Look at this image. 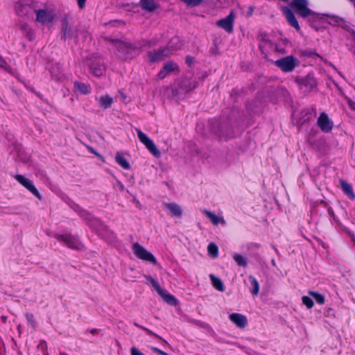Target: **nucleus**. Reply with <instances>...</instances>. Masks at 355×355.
Listing matches in <instances>:
<instances>
[{
    "instance_id": "nucleus-1",
    "label": "nucleus",
    "mask_w": 355,
    "mask_h": 355,
    "mask_svg": "<svg viewBox=\"0 0 355 355\" xmlns=\"http://www.w3.org/2000/svg\"><path fill=\"white\" fill-rule=\"evenodd\" d=\"M70 207L84 219L88 225L96 232L102 230L104 227L103 223L98 219L94 218L87 211L82 209L78 205L71 202Z\"/></svg>"
},
{
    "instance_id": "nucleus-2",
    "label": "nucleus",
    "mask_w": 355,
    "mask_h": 355,
    "mask_svg": "<svg viewBox=\"0 0 355 355\" xmlns=\"http://www.w3.org/2000/svg\"><path fill=\"white\" fill-rule=\"evenodd\" d=\"M259 45L263 54H268L272 52L281 54L286 53L285 49L283 46L271 42L269 37L265 34L260 35Z\"/></svg>"
},
{
    "instance_id": "nucleus-3",
    "label": "nucleus",
    "mask_w": 355,
    "mask_h": 355,
    "mask_svg": "<svg viewBox=\"0 0 355 355\" xmlns=\"http://www.w3.org/2000/svg\"><path fill=\"white\" fill-rule=\"evenodd\" d=\"M54 238L71 249L76 250L84 249V245L79 239L71 234H55Z\"/></svg>"
},
{
    "instance_id": "nucleus-4",
    "label": "nucleus",
    "mask_w": 355,
    "mask_h": 355,
    "mask_svg": "<svg viewBox=\"0 0 355 355\" xmlns=\"http://www.w3.org/2000/svg\"><path fill=\"white\" fill-rule=\"evenodd\" d=\"M291 6L303 18L307 17L308 16H311L313 18L319 17L320 15L313 12L308 8L307 0H292Z\"/></svg>"
},
{
    "instance_id": "nucleus-5",
    "label": "nucleus",
    "mask_w": 355,
    "mask_h": 355,
    "mask_svg": "<svg viewBox=\"0 0 355 355\" xmlns=\"http://www.w3.org/2000/svg\"><path fill=\"white\" fill-rule=\"evenodd\" d=\"M299 60L293 55H288L275 62V65L284 73L292 72L299 65Z\"/></svg>"
},
{
    "instance_id": "nucleus-6",
    "label": "nucleus",
    "mask_w": 355,
    "mask_h": 355,
    "mask_svg": "<svg viewBox=\"0 0 355 355\" xmlns=\"http://www.w3.org/2000/svg\"><path fill=\"white\" fill-rule=\"evenodd\" d=\"M62 32V38L64 40L67 38L75 37L77 40H85L87 37H89L88 32L85 31H78L71 26H69L67 21L63 23Z\"/></svg>"
},
{
    "instance_id": "nucleus-7",
    "label": "nucleus",
    "mask_w": 355,
    "mask_h": 355,
    "mask_svg": "<svg viewBox=\"0 0 355 355\" xmlns=\"http://www.w3.org/2000/svg\"><path fill=\"white\" fill-rule=\"evenodd\" d=\"M132 250L135 255L139 259L144 261L150 262L153 264L157 263V259L154 255L148 252L146 248L138 243H133Z\"/></svg>"
},
{
    "instance_id": "nucleus-8",
    "label": "nucleus",
    "mask_w": 355,
    "mask_h": 355,
    "mask_svg": "<svg viewBox=\"0 0 355 355\" xmlns=\"http://www.w3.org/2000/svg\"><path fill=\"white\" fill-rule=\"evenodd\" d=\"M295 82L304 92H311L317 87V81L311 74H308L305 77H297Z\"/></svg>"
},
{
    "instance_id": "nucleus-9",
    "label": "nucleus",
    "mask_w": 355,
    "mask_h": 355,
    "mask_svg": "<svg viewBox=\"0 0 355 355\" xmlns=\"http://www.w3.org/2000/svg\"><path fill=\"white\" fill-rule=\"evenodd\" d=\"M137 133L139 141L145 145L146 148L156 157L161 155L160 151L157 149L152 139H150L145 133L141 130L137 129Z\"/></svg>"
},
{
    "instance_id": "nucleus-10",
    "label": "nucleus",
    "mask_w": 355,
    "mask_h": 355,
    "mask_svg": "<svg viewBox=\"0 0 355 355\" xmlns=\"http://www.w3.org/2000/svg\"><path fill=\"white\" fill-rule=\"evenodd\" d=\"M236 18V15L234 11L225 18L221 19L216 21V25L225 30L227 33H232L234 31V24Z\"/></svg>"
},
{
    "instance_id": "nucleus-11",
    "label": "nucleus",
    "mask_w": 355,
    "mask_h": 355,
    "mask_svg": "<svg viewBox=\"0 0 355 355\" xmlns=\"http://www.w3.org/2000/svg\"><path fill=\"white\" fill-rule=\"evenodd\" d=\"M15 178L19 183H20L22 186H24L27 190H28L36 198H37L39 200L42 199V196L39 193V191L35 187L33 182L31 180L25 178L22 175H16L15 176Z\"/></svg>"
},
{
    "instance_id": "nucleus-12",
    "label": "nucleus",
    "mask_w": 355,
    "mask_h": 355,
    "mask_svg": "<svg viewBox=\"0 0 355 355\" xmlns=\"http://www.w3.org/2000/svg\"><path fill=\"white\" fill-rule=\"evenodd\" d=\"M36 13V21L42 24H49L55 18V12L49 9H39L35 10Z\"/></svg>"
},
{
    "instance_id": "nucleus-13",
    "label": "nucleus",
    "mask_w": 355,
    "mask_h": 355,
    "mask_svg": "<svg viewBox=\"0 0 355 355\" xmlns=\"http://www.w3.org/2000/svg\"><path fill=\"white\" fill-rule=\"evenodd\" d=\"M90 72L97 77L102 76L105 73V67L102 58H97L89 63Z\"/></svg>"
},
{
    "instance_id": "nucleus-14",
    "label": "nucleus",
    "mask_w": 355,
    "mask_h": 355,
    "mask_svg": "<svg viewBox=\"0 0 355 355\" xmlns=\"http://www.w3.org/2000/svg\"><path fill=\"white\" fill-rule=\"evenodd\" d=\"M171 54V51L169 48L163 47L160 48L157 51H150L148 54L149 61L151 62H158L166 57H168Z\"/></svg>"
},
{
    "instance_id": "nucleus-15",
    "label": "nucleus",
    "mask_w": 355,
    "mask_h": 355,
    "mask_svg": "<svg viewBox=\"0 0 355 355\" xmlns=\"http://www.w3.org/2000/svg\"><path fill=\"white\" fill-rule=\"evenodd\" d=\"M318 125L324 132H329L333 128V122L329 119L327 114L324 112L320 114L318 119Z\"/></svg>"
},
{
    "instance_id": "nucleus-16",
    "label": "nucleus",
    "mask_w": 355,
    "mask_h": 355,
    "mask_svg": "<svg viewBox=\"0 0 355 355\" xmlns=\"http://www.w3.org/2000/svg\"><path fill=\"white\" fill-rule=\"evenodd\" d=\"M229 318L239 328L243 329L248 324L247 318L243 314L234 313L229 315Z\"/></svg>"
},
{
    "instance_id": "nucleus-17",
    "label": "nucleus",
    "mask_w": 355,
    "mask_h": 355,
    "mask_svg": "<svg viewBox=\"0 0 355 355\" xmlns=\"http://www.w3.org/2000/svg\"><path fill=\"white\" fill-rule=\"evenodd\" d=\"M282 11L290 25L299 31L300 26L292 10L288 7H283Z\"/></svg>"
},
{
    "instance_id": "nucleus-18",
    "label": "nucleus",
    "mask_w": 355,
    "mask_h": 355,
    "mask_svg": "<svg viewBox=\"0 0 355 355\" xmlns=\"http://www.w3.org/2000/svg\"><path fill=\"white\" fill-rule=\"evenodd\" d=\"M16 10L19 15L27 16L31 14L33 8L29 5H24V0H20L16 6Z\"/></svg>"
},
{
    "instance_id": "nucleus-19",
    "label": "nucleus",
    "mask_w": 355,
    "mask_h": 355,
    "mask_svg": "<svg viewBox=\"0 0 355 355\" xmlns=\"http://www.w3.org/2000/svg\"><path fill=\"white\" fill-rule=\"evenodd\" d=\"M164 207L168 210L169 212L175 216L180 217L182 214V211L178 204L171 202V203H164Z\"/></svg>"
},
{
    "instance_id": "nucleus-20",
    "label": "nucleus",
    "mask_w": 355,
    "mask_h": 355,
    "mask_svg": "<svg viewBox=\"0 0 355 355\" xmlns=\"http://www.w3.org/2000/svg\"><path fill=\"white\" fill-rule=\"evenodd\" d=\"M340 186L344 193L347 196L350 200H355V194L353 191L352 187L350 184L345 180H340Z\"/></svg>"
},
{
    "instance_id": "nucleus-21",
    "label": "nucleus",
    "mask_w": 355,
    "mask_h": 355,
    "mask_svg": "<svg viewBox=\"0 0 355 355\" xmlns=\"http://www.w3.org/2000/svg\"><path fill=\"white\" fill-rule=\"evenodd\" d=\"M140 6L142 8V9L149 12L154 11L158 7V5L155 2V0H141Z\"/></svg>"
},
{
    "instance_id": "nucleus-22",
    "label": "nucleus",
    "mask_w": 355,
    "mask_h": 355,
    "mask_svg": "<svg viewBox=\"0 0 355 355\" xmlns=\"http://www.w3.org/2000/svg\"><path fill=\"white\" fill-rule=\"evenodd\" d=\"M321 19L325 20L327 23L332 26L340 25L343 21V19L336 15H329L327 14H323Z\"/></svg>"
},
{
    "instance_id": "nucleus-23",
    "label": "nucleus",
    "mask_w": 355,
    "mask_h": 355,
    "mask_svg": "<svg viewBox=\"0 0 355 355\" xmlns=\"http://www.w3.org/2000/svg\"><path fill=\"white\" fill-rule=\"evenodd\" d=\"M159 295L167 304L173 306L177 304L178 302L175 297L173 295L170 294L166 289H164Z\"/></svg>"
},
{
    "instance_id": "nucleus-24",
    "label": "nucleus",
    "mask_w": 355,
    "mask_h": 355,
    "mask_svg": "<svg viewBox=\"0 0 355 355\" xmlns=\"http://www.w3.org/2000/svg\"><path fill=\"white\" fill-rule=\"evenodd\" d=\"M182 46V44L180 38L178 37H173L168 42L166 48H169L171 51V54H173L174 51L181 49Z\"/></svg>"
},
{
    "instance_id": "nucleus-25",
    "label": "nucleus",
    "mask_w": 355,
    "mask_h": 355,
    "mask_svg": "<svg viewBox=\"0 0 355 355\" xmlns=\"http://www.w3.org/2000/svg\"><path fill=\"white\" fill-rule=\"evenodd\" d=\"M115 160L116 163L120 165L123 169L128 170L130 165L125 157L119 152L116 153Z\"/></svg>"
},
{
    "instance_id": "nucleus-26",
    "label": "nucleus",
    "mask_w": 355,
    "mask_h": 355,
    "mask_svg": "<svg viewBox=\"0 0 355 355\" xmlns=\"http://www.w3.org/2000/svg\"><path fill=\"white\" fill-rule=\"evenodd\" d=\"M74 88L76 92H79L81 94H87L91 92L89 85L80 82H76L74 83Z\"/></svg>"
},
{
    "instance_id": "nucleus-27",
    "label": "nucleus",
    "mask_w": 355,
    "mask_h": 355,
    "mask_svg": "<svg viewBox=\"0 0 355 355\" xmlns=\"http://www.w3.org/2000/svg\"><path fill=\"white\" fill-rule=\"evenodd\" d=\"M209 278L211 279L212 285L216 289L221 292H223L225 291L224 284L219 278L216 277L213 274L209 275Z\"/></svg>"
},
{
    "instance_id": "nucleus-28",
    "label": "nucleus",
    "mask_w": 355,
    "mask_h": 355,
    "mask_svg": "<svg viewBox=\"0 0 355 355\" xmlns=\"http://www.w3.org/2000/svg\"><path fill=\"white\" fill-rule=\"evenodd\" d=\"M249 280L250 282V292L252 295H257L259 292V284L256 278L252 275L249 276Z\"/></svg>"
},
{
    "instance_id": "nucleus-29",
    "label": "nucleus",
    "mask_w": 355,
    "mask_h": 355,
    "mask_svg": "<svg viewBox=\"0 0 355 355\" xmlns=\"http://www.w3.org/2000/svg\"><path fill=\"white\" fill-rule=\"evenodd\" d=\"M203 212L211 220V223L215 225H218L220 223H225L223 218L217 216L216 215H215L214 214H213L212 212H211L207 209H205L203 211Z\"/></svg>"
},
{
    "instance_id": "nucleus-30",
    "label": "nucleus",
    "mask_w": 355,
    "mask_h": 355,
    "mask_svg": "<svg viewBox=\"0 0 355 355\" xmlns=\"http://www.w3.org/2000/svg\"><path fill=\"white\" fill-rule=\"evenodd\" d=\"M20 28L26 34V37L29 39V40H33V38L35 37L34 32L28 24H20Z\"/></svg>"
},
{
    "instance_id": "nucleus-31",
    "label": "nucleus",
    "mask_w": 355,
    "mask_h": 355,
    "mask_svg": "<svg viewBox=\"0 0 355 355\" xmlns=\"http://www.w3.org/2000/svg\"><path fill=\"white\" fill-rule=\"evenodd\" d=\"M112 103V98L107 95L101 96L100 98V104L104 108L110 107L111 106Z\"/></svg>"
},
{
    "instance_id": "nucleus-32",
    "label": "nucleus",
    "mask_w": 355,
    "mask_h": 355,
    "mask_svg": "<svg viewBox=\"0 0 355 355\" xmlns=\"http://www.w3.org/2000/svg\"><path fill=\"white\" fill-rule=\"evenodd\" d=\"M309 294L314 298V300L318 304H324V296L323 295L314 291H309Z\"/></svg>"
},
{
    "instance_id": "nucleus-33",
    "label": "nucleus",
    "mask_w": 355,
    "mask_h": 355,
    "mask_svg": "<svg viewBox=\"0 0 355 355\" xmlns=\"http://www.w3.org/2000/svg\"><path fill=\"white\" fill-rule=\"evenodd\" d=\"M234 260L236 262V263L240 266H245L247 265V259L243 256L235 254L233 256Z\"/></svg>"
},
{
    "instance_id": "nucleus-34",
    "label": "nucleus",
    "mask_w": 355,
    "mask_h": 355,
    "mask_svg": "<svg viewBox=\"0 0 355 355\" xmlns=\"http://www.w3.org/2000/svg\"><path fill=\"white\" fill-rule=\"evenodd\" d=\"M178 67L176 63L169 61L164 64L163 69L168 73L172 72L176 69H178Z\"/></svg>"
},
{
    "instance_id": "nucleus-35",
    "label": "nucleus",
    "mask_w": 355,
    "mask_h": 355,
    "mask_svg": "<svg viewBox=\"0 0 355 355\" xmlns=\"http://www.w3.org/2000/svg\"><path fill=\"white\" fill-rule=\"evenodd\" d=\"M207 250L209 255H211V257H216L218 256V249L215 243H209Z\"/></svg>"
},
{
    "instance_id": "nucleus-36",
    "label": "nucleus",
    "mask_w": 355,
    "mask_h": 355,
    "mask_svg": "<svg viewBox=\"0 0 355 355\" xmlns=\"http://www.w3.org/2000/svg\"><path fill=\"white\" fill-rule=\"evenodd\" d=\"M55 68L56 69V71L53 72V69H50V73L51 76L55 80H60L62 78V74L60 73V67L58 64L55 65Z\"/></svg>"
},
{
    "instance_id": "nucleus-37",
    "label": "nucleus",
    "mask_w": 355,
    "mask_h": 355,
    "mask_svg": "<svg viewBox=\"0 0 355 355\" xmlns=\"http://www.w3.org/2000/svg\"><path fill=\"white\" fill-rule=\"evenodd\" d=\"M26 318L28 322L30 324V325L33 329H36V327H37V322H36V321L35 320L33 314L31 313H26Z\"/></svg>"
},
{
    "instance_id": "nucleus-38",
    "label": "nucleus",
    "mask_w": 355,
    "mask_h": 355,
    "mask_svg": "<svg viewBox=\"0 0 355 355\" xmlns=\"http://www.w3.org/2000/svg\"><path fill=\"white\" fill-rule=\"evenodd\" d=\"M302 300L307 309H311L313 306V302L311 297L308 296H303Z\"/></svg>"
},
{
    "instance_id": "nucleus-39",
    "label": "nucleus",
    "mask_w": 355,
    "mask_h": 355,
    "mask_svg": "<svg viewBox=\"0 0 355 355\" xmlns=\"http://www.w3.org/2000/svg\"><path fill=\"white\" fill-rule=\"evenodd\" d=\"M186 4L191 6L199 5L203 0H182Z\"/></svg>"
},
{
    "instance_id": "nucleus-40",
    "label": "nucleus",
    "mask_w": 355,
    "mask_h": 355,
    "mask_svg": "<svg viewBox=\"0 0 355 355\" xmlns=\"http://www.w3.org/2000/svg\"><path fill=\"white\" fill-rule=\"evenodd\" d=\"M114 45L118 49L119 51H123L124 49L127 48L126 44L123 43V42H120V41L116 42L114 43Z\"/></svg>"
},
{
    "instance_id": "nucleus-41",
    "label": "nucleus",
    "mask_w": 355,
    "mask_h": 355,
    "mask_svg": "<svg viewBox=\"0 0 355 355\" xmlns=\"http://www.w3.org/2000/svg\"><path fill=\"white\" fill-rule=\"evenodd\" d=\"M151 286L157 292L158 294H159L164 289L163 288H161L157 281L153 282Z\"/></svg>"
},
{
    "instance_id": "nucleus-42",
    "label": "nucleus",
    "mask_w": 355,
    "mask_h": 355,
    "mask_svg": "<svg viewBox=\"0 0 355 355\" xmlns=\"http://www.w3.org/2000/svg\"><path fill=\"white\" fill-rule=\"evenodd\" d=\"M130 354L131 355H144L143 353H141L138 349H137L135 347H132L130 349Z\"/></svg>"
},
{
    "instance_id": "nucleus-43",
    "label": "nucleus",
    "mask_w": 355,
    "mask_h": 355,
    "mask_svg": "<svg viewBox=\"0 0 355 355\" xmlns=\"http://www.w3.org/2000/svg\"><path fill=\"white\" fill-rule=\"evenodd\" d=\"M145 279H146V284L152 285L153 282H156L157 280L155 279L153 277H152L150 275H144Z\"/></svg>"
},
{
    "instance_id": "nucleus-44",
    "label": "nucleus",
    "mask_w": 355,
    "mask_h": 355,
    "mask_svg": "<svg viewBox=\"0 0 355 355\" xmlns=\"http://www.w3.org/2000/svg\"><path fill=\"white\" fill-rule=\"evenodd\" d=\"M145 279H146V284L152 285L153 282H156L157 280L155 279L153 277H152L150 275H144Z\"/></svg>"
},
{
    "instance_id": "nucleus-45",
    "label": "nucleus",
    "mask_w": 355,
    "mask_h": 355,
    "mask_svg": "<svg viewBox=\"0 0 355 355\" xmlns=\"http://www.w3.org/2000/svg\"><path fill=\"white\" fill-rule=\"evenodd\" d=\"M151 349L154 352H156L160 355H168L167 353L164 352V351L157 348V347H151Z\"/></svg>"
},
{
    "instance_id": "nucleus-46",
    "label": "nucleus",
    "mask_w": 355,
    "mask_h": 355,
    "mask_svg": "<svg viewBox=\"0 0 355 355\" xmlns=\"http://www.w3.org/2000/svg\"><path fill=\"white\" fill-rule=\"evenodd\" d=\"M347 105L352 110H355V102L351 99H347Z\"/></svg>"
},
{
    "instance_id": "nucleus-47",
    "label": "nucleus",
    "mask_w": 355,
    "mask_h": 355,
    "mask_svg": "<svg viewBox=\"0 0 355 355\" xmlns=\"http://www.w3.org/2000/svg\"><path fill=\"white\" fill-rule=\"evenodd\" d=\"M139 327H140L141 329H144V330L145 331H146L148 334H152V335H154L155 337H157V338H158L162 339V338H161V337H159V336L158 335H157L156 334L153 333L150 329H147V328H146V327H141V326H139Z\"/></svg>"
},
{
    "instance_id": "nucleus-48",
    "label": "nucleus",
    "mask_w": 355,
    "mask_h": 355,
    "mask_svg": "<svg viewBox=\"0 0 355 355\" xmlns=\"http://www.w3.org/2000/svg\"><path fill=\"white\" fill-rule=\"evenodd\" d=\"M0 67L4 69L7 67L6 61L1 56H0Z\"/></svg>"
},
{
    "instance_id": "nucleus-49",
    "label": "nucleus",
    "mask_w": 355,
    "mask_h": 355,
    "mask_svg": "<svg viewBox=\"0 0 355 355\" xmlns=\"http://www.w3.org/2000/svg\"><path fill=\"white\" fill-rule=\"evenodd\" d=\"M168 73L163 69L162 70H161L159 73H158V77L160 78V79H162L164 78L166 74Z\"/></svg>"
},
{
    "instance_id": "nucleus-50",
    "label": "nucleus",
    "mask_w": 355,
    "mask_h": 355,
    "mask_svg": "<svg viewBox=\"0 0 355 355\" xmlns=\"http://www.w3.org/2000/svg\"><path fill=\"white\" fill-rule=\"evenodd\" d=\"M80 8H83L85 6L86 0H77Z\"/></svg>"
},
{
    "instance_id": "nucleus-51",
    "label": "nucleus",
    "mask_w": 355,
    "mask_h": 355,
    "mask_svg": "<svg viewBox=\"0 0 355 355\" xmlns=\"http://www.w3.org/2000/svg\"><path fill=\"white\" fill-rule=\"evenodd\" d=\"M98 331H99V330H98V329H91V330L89 331V332H90L92 334H98Z\"/></svg>"
},
{
    "instance_id": "nucleus-52",
    "label": "nucleus",
    "mask_w": 355,
    "mask_h": 355,
    "mask_svg": "<svg viewBox=\"0 0 355 355\" xmlns=\"http://www.w3.org/2000/svg\"><path fill=\"white\" fill-rule=\"evenodd\" d=\"M88 149H89L92 153H95V151L93 150V148H91V147H88Z\"/></svg>"
},
{
    "instance_id": "nucleus-53",
    "label": "nucleus",
    "mask_w": 355,
    "mask_h": 355,
    "mask_svg": "<svg viewBox=\"0 0 355 355\" xmlns=\"http://www.w3.org/2000/svg\"><path fill=\"white\" fill-rule=\"evenodd\" d=\"M198 324H199L201 327H204L203 323L200 322H198Z\"/></svg>"
},
{
    "instance_id": "nucleus-54",
    "label": "nucleus",
    "mask_w": 355,
    "mask_h": 355,
    "mask_svg": "<svg viewBox=\"0 0 355 355\" xmlns=\"http://www.w3.org/2000/svg\"><path fill=\"white\" fill-rule=\"evenodd\" d=\"M187 62H191V60H189V58H187Z\"/></svg>"
},
{
    "instance_id": "nucleus-55",
    "label": "nucleus",
    "mask_w": 355,
    "mask_h": 355,
    "mask_svg": "<svg viewBox=\"0 0 355 355\" xmlns=\"http://www.w3.org/2000/svg\"><path fill=\"white\" fill-rule=\"evenodd\" d=\"M187 62H191V60H189V58H187Z\"/></svg>"
}]
</instances>
